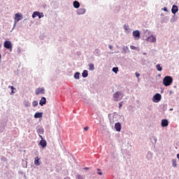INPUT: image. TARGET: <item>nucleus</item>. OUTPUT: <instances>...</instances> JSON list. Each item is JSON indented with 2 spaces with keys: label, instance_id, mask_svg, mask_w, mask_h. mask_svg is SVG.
Segmentation results:
<instances>
[{
  "label": "nucleus",
  "instance_id": "bb28decb",
  "mask_svg": "<svg viewBox=\"0 0 179 179\" xmlns=\"http://www.w3.org/2000/svg\"><path fill=\"white\" fill-rule=\"evenodd\" d=\"M9 89H11V93L10 94H13L15 93V92L14 90H16V88H15V87L13 86H8Z\"/></svg>",
  "mask_w": 179,
  "mask_h": 179
},
{
  "label": "nucleus",
  "instance_id": "f704fd0d",
  "mask_svg": "<svg viewBox=\"0 0 179 179\" xmlns=\"http://www.w3.org/2000/svg\"><path fill=\"white\" fill-rule=\"evenodd\" d=\"M172 162H173V164H172L173 167H177V162H176V159H173Z\"/></svg>",
  "mask_w": 179,
  "mask_h": 179
},
{
  "label": "nucleus",
  "instance_id": "4be33fe9",
  "mask_svg": "<svg viewBox=\"0 0 179 179\" xmlns=\"http://www.w3.org/2000/svg\"><path fill=\"white\" fill-rule=\"evenodd\" d=\"M73 5L76 9H78L80 6V3L78 1H73Z\"/></svg>",
  "mask_w": 179,
  "mask_h": 179
},
{
  "label": "nucleus",
  "instance_id": "f3484780",
  "mask_svg": "<svg viewBox=\"0 0 179 179\" xmlns=\"http://www.w3.org/2000/svg\"><path fill=\"white\" fill-rule=\"evenodd\" d=\"M144 36H145L147 37V38H149V37H150V36H152V33L150 32L149 30L148 29H144Z\"/></svg>",
  "mask_w": 179,
  "mask_h": 179
},
{
  "label": "nucleus",
  "instance_id": "f257e3e1",
  "mask_svg": "<svg viewBox=\"0 0 179 179\" xmlns=\"http://www.w3.org/2000/svg\"><path fill=\"white\" fill-rule=\"evenodd\" d=\"M110 114H108V118H109V121H110V124L111 125H113L115 122H117L118 121V118L120 119V122H124V115H120L118 114H114L113 117H110Z\"/></svg>",
  "mask_w": 179,
  "mask_h": 179
},
{
  "label": "nucleus",
  "instance_id": "9b49d317",
  "mask_svg": "<svg viewBox=\"0 0 179 179\" xmlns=\"http://www.w3.org/2000/svg\"><path fill=\"white\" fill-rule=\"evenodd\" d=\"M162 127H166L169 126V120H167V119H164L162 120V123H161Z\"/></svg>",
  "mask_w": 179,
  "mask_h": 179
},
{
  "label": "nucleus",
  "instance_id": "72a5a7b5",
  "mask_svg": "<svg viewBox=\"0 0 179 179\" xmlns=\"http://www.w3.org/2000/svg\"><path fill=\"white\" fill-rule=\"evenodd\" d=\"M32 106H33V107H37V106H38V102L37 101H34L32 103Z\"/></svg>",
  "mask_w": 179,
  "mask_h": 179
},
{
  "label": "nucleus",
  "instance_id": "2f4dec72",
  "mask_svg": "<svg viewBox=\"0 0 179 179\" xmlns=\"http://www.w3.org/2000/svg\"><path fill=\"white\" fill-rule=\"evenodd\" d=\"M24 104L25 107H30V106H31L30 102H29V101H25L24 102Z\"/></svg>",
  "mask_w": 179,
  "mask_h": 179
},
{
  "label": "nucleus",
  "instance_id": "b1692460",
  "mask_svg": "<svg viewBox=\"0 0 179 179\" xmlns=\"http://www.w3.org/2000/svg\"><path fill=\"white\" fill-rule=\"evenodd\" d=\"M94 55H96V57H100L101 52L99 49H95L94 51Z\"/></svg>",
  "mask_w": 179,
  "mask_h": 179
},
{
  "label": "nucleus",
  "instance_id": "f8f14e48",
  "mask_svg": "<svg viewBox=\"0 0 179 179\" xmlns=\"http://www.w3.org/2000/svg\"><path fill=\"white\" fill-rule=\"evenodd\" d=\"M115 129L117 131V132L121 131V123L117 122L115 124Z\"/></svg>",
  "mask_w": 179,
  "mask_h": 179
},
{
  "label": "nucleus",
  "instance_id": "1a4fd4ad",
  "mask_svg": "<svg viewBox=\"0 0 179 179\" xmlns=\"http://www.w3.org/2000/svg\"><path fill=\"white\" fill-rule=\"evenodd\" d=\"M39 138H41V139H42L39 145H41V146H42V148H45V146H47V141H45V140H43V136L39 135Z\"/></svg>",
  "mask_w": 179,
  "mask_h": 179
},
{
  "label": "nucleus",
  "instance_id": "39448f33",
  "mask_svg": "<svg viewBox=\"0 0 179 179\" xmlns=\"http://www.w3.org/2000/svg\"><path fill=\"white\" fill-rule=\"evenodd\" d=\"M4 47L7 49V50H10V52H12V43L9 41H6L4 42Z\"/></svg>",
  "mask_w": 179,
  "mask_h": 179
},
{
  "label": "nucleus",
  "instance_id": "ea45409f",
  "mask_svg": "<svg viewBox=\"0 0 179 179\" xmlns=\"http://www.w3.org/2000/svg\"><path fill=\"white\" fill-rule=\"evenodd\" d=\"M135 75H136V78H139V76H141V74L138 72H136Z\"/></svg>",
  "mask_w": 179,
  "mask_h": 179
},
{
  "label": "nucleus",
  "instance_id": "603ef678",
  "mask_svg": "<svg viewBox=\"0 0 179 179\" xmlns=\"http://www.w3.org/2000/svg\"><path fill=\"white\" fill-rule=\"evenodd\" d=\"M97 171H100V169H98Z\"/></svg>",
  "mask_w": 179,
  "mask_h": 179
},
{
  "label": "nucleus",
  "instance_id": "c9c22d12",
  "mask_svg": "<svg viewBox=\"0 0 179 179\" xmlns=\"http://www.w3.org/2000/svg\"><path fill=\"white\" fill-rule=\"evenodd\" d=\"M130 48L131 50H139L138 48H137L136 46H134V45H130Z\"/></svg>",
  "mask_w": 179,
  "mask_h": 179
},
{
  "label": "nucleus",
  "instance_id": "473e14b6",
  "mask_svg": "<svg viewBox=\"0 0 179 179\" xmlns=\"http://www.w3.org/2000/svg\"><path fill=\"white\" fill-rule=\"evenodd\" d=\"M112 71H113V72H114V73H118V67H113Z\"/></svg>",
  "mask_w": 179,
  "mask_h": 179
},
{
  "label": "nucleus",
  "instance_id": "4468645a",
  "mask_svg": "<svg viewBox=\"0 0 179 179\" xmlns=\"http://www.w3.org/2000/svg\"><path fill=\"white\" fill-rule=\"evenodd\" d=\"M148 41H150V43H156V36L152 35L148 37Z\"/></svg>",
  "mask_w": 179,
  "mask_h": 179
},
{
  "label": "nucleus",
  "instance_id": "5701e85b",
  "mask_svg": "<svg viewBox=\"0 0 179 179\" xmlns=\"http://www.w3.org/2000/svg\"><path fill=\"white\" fill-rule=\"evenodd\" d=\"M122 50V54H127L128 52H129V48H128V46H124Z\"/></svg>",
  "mask_w": 179,
  "mask_h": 179
},
{
  "label": "nucleus",
  "instance_id": "49530a36",
  "mask_svg": "<svg viewBox=\"0 0 179 179\" xmlns=\"http://www.w3.org/2000/svg\"><path fill=\"white\" fill-rule=\"evenodd\" d=\"M173 108H170L169 111H173Z\"/></svg>",
  "mask_w": 179,
  "mask_h": 179
},
{
  "label": "nucleus",
  "instance_id": "20e7f679",
  "mask_svg": "<svg viewBox=\"0 0 179 179\" xmlns=\"http://www.w3.org/2000/svg\"><path fill=\"white\" fill-rule=\"evenodd\" d=\"M160 100H162V94L159 93L155 94L152 97V101H154V103H159Z\"/></svg>",
  "mask_w": 179,
  "mask_h": 179
},
{
  "label": "nucleus",
  "instance_id": "412c9836",
  "mask_svg": "<svg viewBox=\"0 0 179 179\" xmlns=\"http://www.w3.org/2000/svg\"><path fill=\"white\" fill-rule=\"evenodd\" d=\"M41 163H40V158L38 157H35L34 159V165L35 166H40Z\"/></svg>",
  "mask_w": 179,
  "mask_h": 179
},
{
  "label": "nucleus",
  "instance_id": "cd10ccee",
  "mask_svg": "<svg viewBox=\"0 0 179 179\" xmlns=\"http://www.w3.org/2000/svg\"><path fill=\"white\" fill-rule=\"evenodd\" d=\"M88 66H89L90 71H94V64H88Z\"/></svg>",
  "mask_w": 179,
  "mask_h": 179
},
{
  "label": "nucleus",
  "instance_id": "6e6552de",
  "mask_svg": "<svg viewBox=\"0 0 179 179\" xmlns=\"http://www.w3.org/2000/svg\"><path fill=\"white\" fill-rule=\"evenodd\" d=\"M22 19H23V15L22 13H17L15 14V22H17L19 20H22Z\"/></svg>",
  "mask_w": 179,
  "mask_h": 179
},
{
  "label": "nucleus",
  "instance_id": "5fc2aeb1",
  "mask_svg": "<svg viewBox=\"0 0 179 179\" xmlns=\"http://www.w3.org/2000/svg\"><path fill=\"white\" fill-rule=\"evenodd\" d=\"M0 47H1V45H0Z\"/></svg>",
  "mask_w": 179,
  "mask_h": 179
},
{
  "label": "nucleus",
  "instance_id": "aec40b11",
  "mask_svg": "<svg viewBox=\"0 0 179 179\" xmlns=\"http://www.w3.org/2000/svg\"><path fill=\"white\" fill-rule=\"evenodd\" d=\"M36 94L38 95L40 93H42V94H44V88H38L36 90Z\"/></svg>",
  "mask_w": 179,
  "mask_h": 179
},
{
  "label": "nucleus",
  "instance_id": "2eb2a0df",
  "mask_svg": "<svg viewBox=\"0 0 179 179\" xmlns=\"http://www.w3.org/2000/svg\"><path fill=\"white\" fill-rule=\"evenodd\" d=\"M171 12H172V13H173V15H176V13H177V12H178V7L176 5H173L172 6Z\"/></svg>",
  "mask_w": 179,
  "mask_h": 179
},
{
  "label": "nucleus",
  "instance_id": "864d4df0",
  "mask_svg": "<svg viewBox=\"0 0 179 179\" xmlns=\"http://www.w3.org/2000/svg\"><path fill=\"white\" fill-rule=\"evenodd\" d=\"M4 159V160H6V158H3Z\"/></svg>",
  "mask_w": 179,
  "mask_h": 179
},
{
  "label": "nucleus",
  "instance_id": "c85d7f7f",
  "mask_svg": "<svg viewBox=\"0 0 179 179\" xmlns=\"http://www.w3.org/2000/svg\"><path fill=\"white\" fill-rule=\"evenodd\" d=\"M156 69L157 70H158L159 72H162V71H163V68L162 66H160V64H157L156 65Z\"/></svg>",
  "mask_w": 179,
  "mask_h": 179
},
{
  "label": "nucleus",
  "instance_id": "de8ad7c7",
  "mask_svg": "<svg viewBox=\"0 0 179 179\" xmlns=\"http://www.w3.org/2000/svg\"><path fill=\"white\" fill-rule=\"evenodd\" d=\"M1 53H0V61H1Z\"/></svg>",
  "mask_w": 179,
  "mask_h": 179
},
{
  "label": "nucleus",
  "instance_id": "0eeeda50",
  "mask_svg": "<svg viewBox=\"0 0 179 179\" xmlns=\"http://www.w3.org/2000/svg\"><path fill=\"white\" fill-rule=\"evenodd\" d=\"M133 37H134V40H139V38H141V32L139 30L133 31Z\"/></svg>",
  "mask_w": 179,
  "mask_h": 179
},
{
  "label": "nucleus",
  "instance_id": "f03ea898",
  "mask_svg": "<svg viewBox=\"0 0 179 179\" xmlns=\"http://www.w3.org/2000/svg\"><path fill=\"white\" fill-rule=\"evenodd\" d=\"M171 83H173V77L170 76H166L163 79V85L164 86L169 87L171 85Z\"/></svg>",
  "mask_w": 179,
  "mask_h": 179
},
{
  "label": "nucleus",
  "instance_id": "58836bf2",
  "mask_svg": "<svg viewBox=\"0 0 179 179\" xmlns=\"http://www.w3.org/2000/svg\"><path fill=\"white\" fill-rule=\"evenodd\" d=\"M162 10H164V12H169V10L167 9L166 7L163 8Z\"/></svg>",
  "mask_w": 179,
  "mask_h": 179
},
{
  "label": "nucleus",
  "instance_id": "a878e982",
  "mask_svg": "<svg viewBox=\"0 0 179 179\" xmlns=\"http://www.w3.org/2000/svg\"><path fill=\"white\" fill-rule=\"evenodd\" d=\"M82 76L83 78H87V76H89V73L87 71V70H84L83 73H82Z\"/></svg>",
  "mask_w": 179,
  "mask_h": 179
},
{
  "label": "nucleus",
  "instance_id": "7c9ffc66",
  "mask_svg": "<svg viewBox=\"0 0 179 179\" xmlns=\"http://www.w3.org/2000/svg\"><path fill=\"white\" fill-rule=\"evenodd\" d=\"M151 141H152V142L154 141V143L156 145V143H157V138H156V137H155V136H152V137L151 138Z\"/></svg>",
  "mask_w": 179,
  "mask_h": 179
},
{
  "label": "nucleus",
  "instance_id": "a18cd8bd",
  "mask_svg": "<svg viewBox=\"0 0 179 179\" xmlns=\"http://www.w3.org/2000/svg\"><path fill=\"white\" fill-rule=\"evenodd\" d=\"M64 179H71V178H69V177H66V178H64Z\"/></svg>",
  "mask_w": 179,
  "mask_h": 179
},
{
  "label": "nucleus",
  "instance_id": "7ed1b4c3",
  "mask_svg": "<svg viewBox=\"0 0 179 179\" xmlns=\"http://www.w3.org/2000/svg\"><path fill=\"white\" fill-rule=\"evenodd\" d=\"M113 101H120L122 100V98L124 97V95L121 92H116L115 94H113Z\"/></svg>",
  "mask_w": 179,
  "mask_h": 179
},
{
  "label": "nucleus",
  "instance_id": "8fccbe9b",
  "mask_svg": "<svg viewBox=\"0 0 179 179\" xmlns=\"http://www.w3.org/2000/svg\"><path fill=\"white\" fill-rule=\"evenodd\" d=\"M15 26H16V24H14V27H15Z\"/></svg>",
  "mask_w": 179,
  "mask_h": 179
},
{
  "label": "nucleus",
  "instance_id": "79ce46f5",
  "mask_svg": "<svg viewBox=\"0 0 179 179\" xmlns=\"http://www.w3.org/2000/svg\"><path fill=\"white\" fill-rule=\"evenodd\" d=\"M109 48H110V50H113V45H110Z\"/></svg>",
  "mask_w": 179,
  "mask_h": 179
},
{
  "label": "nucleus",
  "instance_id": "a19ab883",
  "mask_svg": "<svg viewBox=\"0 0 179 179\" xmlns=\"http://www.w3.org/2000/svg\"><path fill=\"white\" fill-rule=\"evenodd\" d=\"M87 129H89V127H87L84 128V131H87Z\"/></svg>",
  "mask_w": 179,
  "mask_h": 179
},
{
  "label": "nucleus",
  "instance_id": "4c0bfd02",
  "mask_svg": "<svg viewBox=\"0 0 179 179\" xmlns=\"http://www.w3.org/2000/svg\"><path fill=\"white\" fill-rule=\"evenodd\" d=\"M123 104H124L123 101H121L120 103H119V108H121V107H122Z\"/></svg>",
  "mask_w": 179,
  "mask_h": 179
},
{
  "label": "nucleus",
  "instance_id": "37998d69",
  "mask_svg": "<svg viewBox=\"0 0 179 179\" xmlns=\"http://www.w3.org/2000/svg\"><path fill=\"white\" fill-rule=\"evenodd\" d=\"M98 174H99V176H101V175L103 174V173H101V172H98Z\"/></svg>",
  "mask_w": 179,
  "mask_h": 179
},
{
  "label": "nucleus",
  "instance_id": "a211bd4d",
  "mask_svg": "<svg viewBox=\"0 0 179 179\" xmlns=\"http://www.w3.org/2000/svg\"><path fill=\"white\" fill-rule=\"evenodd\" d=\"M36 131L39 135L44 134V129L43 127H37Z\"/></svg>",
  "mask_w": 179,
  "mask_h": 179
},
{
  "label": "nucleus",
  "instance_id": "c03bdc74",
  "mask_svg": "<svg viewBox=\"0 0 179 179\" xmlns=\"http://www.w3.org/2000/svg\"><path fill=\"white\" fill-rule=\"evenodd\" d=\"M84 170H89V168L88 167H85V168H84Z\"/></svg>",
  "mask_w": 179,
  "mask_h": 179
},
{
  "label": "nucleus",
  "instance_id": "c756f323",
  "mask_svg": "<svg viewBox=\"0 0 179 179\" xmlns=\"http://www.w3.org/2000/svg\"><path fill=\"white\" fill-rule=\"evenodd\" d=\"M80 75V73L76 72V73L74 74V76H73L74 79H79Z\"/></svg>",
  "mask_w": 179,
  "mask_h": 179
},
{
  "label": "nucleus",
  "instance_id": "393cba45",
  "mask_svg": "<svg viewBox=\"0 0 179 179\" xmlns=\"http://www.w3.org/2000/svg\"><path fill=\"white\" fill-rule=\"evenodd\" d=\"M34 118H43V113H35Z\"/></svg>",
  "mask_w": 179,
  "mask_h": 179
},
{
  "label": "nucleus",
  "instance_id": "6ab92c4d",
  "mask_svg": "<svg viewBox=\"0 0 179 179\" xmlns=\"http://www.w3.org/2000/svg\"><path fill=\"white\" fill-rule=\"evenodd\" d=\"M152 158H153V154L152 153V152L148 151L147 153L146 159L148 160H151V159Z\"/></svg>",
  "mask_w": 179,
  "mask_h": 179
},
{
  "label": "nucleus",
  "instance_id": "423d86ee",
  "mask_svg": "<svg viewBox=\"0 0 179 179\" xmlns=\"http://www.w3.org/2000/svg\"><path fill=\"white\" fill-rule=\"evenodd\" d=\"M36 16L38 17L39 19H41V17H44V13H40L38 11H34L32 14V17H36Z\"/></svg>",
  "mask_w": 179,
  "mask_h": 179
},
{
  "label": "nucleus",
  "instance_id": "e433bc0d",
  "mask_svg": "<svg viewBox=\"0 0 179 179\" xmlns=\"http://www.w3.org/2000/svg\"><path fill=\"white\" fill-rule=\"evenodd\" d=\"M76 178L77 179H83V176H80V175H77L76 176Z\"/></svg>",
  "mask_w": 179,
  "mask_h": 179
},
{
  "label": "nucleus",
  "instance_id": "dca6fc26",
  "mask_svg": "<svg viewBox=\"0 0 179 179\" xmlns=\"http://www.w3.org/2000/svg\"><path fill=\"white\" fill-rule=\"evenodd\" d=\"M46 103H47V99H45V97H42L39 102V104L41 107H43V106H44V104H46Z\"/></svg>",
  "mask_w": 179,
  "mask_h": 179
},
{
  "label": "nucleus",
  "instance_id": "09e8293b",
  "mask_svg": "<svg viewBox=\"0 0 179 179\" xmlns=\"http://www.w3.org/2000/svg\"><path fill=\"white\" fill-rule=\"evenodd\" d=\"M158 76H162V74H159Z\"/></svg>",
  "mask_w": 179,
  "mask_h": 179
},
{
  "label": "nucleus",
  "instance_id": "9d476101",
  "mask_svg": "<svg viewBox=\"0 0 179 179\" xmlns=\"http://www.w3.org/2000/svg\"><path fill=\"white\" fill-rule=\"evenodd\" d=\"M77 15H85L86 13V8H79L77 10Z\"/></svg>",
  "mask_w": 179,
  "mask_h": 179
},
{
  "label": "nucleus",
  "instance_id": "3c124183",
  "mask_svg": "<svg viewBox=\"0 0 179 179\" xmlns=\"http://www.w3.org/2000/svg\"><path fill=\"white\" fill-rule=\"evenodd\" d=\"M116 53H118V52H120V51H117V52H115Z\"/></svg>",
  "mask_w": 179,
  "mask_h": 179
},
{
  "label": "nucleus",
  "instance_id": "ddd939ff",
  "mask_svg": "<svg viewBox=\"0 0 179 179\" xmlns=\"http://www.w3.org/2000/svg\"><path fill=\"white\" fill-rule=\"evenodd\" d=\"M123 27H124L126 34H129V33H131V29H130L129 27L128 26V24H124Z\"/></svg>",
  "mask_w": 179,
  "mask_h": 179
}]
</instances>
